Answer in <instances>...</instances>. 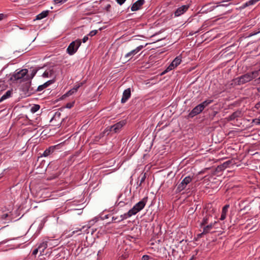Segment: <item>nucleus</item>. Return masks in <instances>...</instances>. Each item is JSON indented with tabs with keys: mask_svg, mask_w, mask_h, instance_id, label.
Segmentation results:
<instances>
[{
	"mask_svg": "<svg viewBox=\"0 0 260 260\" xmlns=\"http://www.w3.org/2000/svg\"><path fill=\"white\" fill-rule=\"evenodd\" d=\"M192 259H193V257L190 260H192Z\"/></svg>",
	"mask_w": 260,
	"mask_h": 260,
	"instance_id": "49530a36",
	"label": "nucleus"
},
{
	"mask_svg": "<svg viewBox=\"0 0 260 260\" xmlns=\"http://www.w3.org/2000/svg\"><path fill=\"white\" fill-rule=\"evenodd\" d=\"M148 200V197H144L140 202L137 203L131 209H130L131 214L135 215L138 212L142 210L145 206Z\"/></svg>",
	"mask_w": 260,
	"mask_h": 260,
	"instance_id": "7ed1b4c3",
	"label": "nucleus"
},
{
	"mask_svg": "<svg viewBox=\"0 0 260 260\" xmlns=\"http://www.w3.org/2000/svg\"><path fill=\"white\" fill-rule=\"evenodd\" d=\"M249 6V5L247 4V2L244 4V7H247V6Z\"/></svg>",
	"mask_w": 260,
	"mask_h": 260,
	"instance_id": "37998d69",
	"label": "nucleus"
},
{
	"mask_svg": "<svg viewBox=\"0 0 260 260\" xmlns=\"http://www.w3.org/2000/svg\"><path fill=\"white\" fill-rule=\"evenodd\" d=\"M252 123L256 125H260V119H254L252 120Z\"/></svg>",
	"mask_w": 260,
	"mask_h": 260,
	"instance_id": "2f4dec72",
	"label": "nucleus"
},
{
	"mask_svg": "<svg viewBox=\"0 0 260 260\" xmlns=\"http://www.w3.org/2000/svg\"><path fill=\"white\" fill-rule=\"evenodd\" d=\"M216 223V222L215 221L214 223H210V224L204 225L203 230L202 233L199 234V237H201L203 235L207 234L210 232H211V230L213 229L214 226Z\"/></svg>",
	"mask_w": 260,
	"mask_h": 260,
	"instance_id": "1a4fd4ad",
	"label": "nucleus"
},
{
	"mask_svg": "<svg viewBox=\"0 0 260 260\" xmlns=\"http://www.w3.org/2000/svg\"><path fill=\"white\" fill-rule=\"evenodd\" d=\"M58 146V145H54L49 147L48 148L46 149L43 152L42 156L44 157H47L52 154L54 150Z\"/></svg>",
	"mask_w": 260,
	"mask_h": 260,
	"instance_id": "4468645a",
	"label": "nucleus"
},
{
	"mask_svg": "<svg viewBox=\"0 0 260 260\" xmlns=\"http://www.w3.org/2000/svg\"><path fill=\"white\" fill-rule=\"evenodd\" d=\"M40 108V106L39 105H35L34 106H33L31 109V111L32 112H37Z\"/></svg>",
	"mask_w": 260,
	"mask_h": 260,
	"instance_id": "bb28decb",
	"label": "nucleus"
},
{
	"mask_svg": "<svg viewBox=\"0 0 260 260\" xmlns=\"http://www.w3.org/2000/svg\"><path fill=\"white\" fill-rule=\"evenodd\" d=\"M203 110H204L203 109L202 106H200L199 104L191 110V111L189 113L188 116L192 118L196 115L201 113Z\"/></svg>",
	"mask_w": 260,
	"mask_h": 260,
	"instance_id": "9d476101",
	"label": "nucleus"
},
{
	"mask_svg": "<svg viewBox=\"0 0 260 260\" xmlns=\"http://www.w3.org/2000/svg\"><path fill=\"white\" fill-rule=\"evenodd\" d=\"M12 94V92L11 90H8L5 94H4L1 98H0V103L3 102V101L6 100L8 98L11 97Z\"/></svg>",
	"mask_w": 260,
	"mask_h": 260,
	"instance_id": "aec40b11",
	"label": "nucleus"
},
{
	"mask_svg": "<svg viewBox=\"0 0 260 260\" xmlns=\"http://www.w3.org/2000/svg\"><path fill=\"white\" fill-rule=\"evenodd\" d=\"M88 38L87 36H85L83 37V39H82V42L83 43H85L87 42V41L88 40Z\"/></svg>",
	"mask_w": 260,
	"mask_h": 260,
	"instance_id": "4c0bfd02",
	"label": "nucleus"
},
{
	"mask_svg": "<svg viewBox=\"0 0 260 260\" xmlns=\"http://www.w3.org/2000/svg\"><path fill=\"white\" fill-rule=\"evenodd\" d=\"M144 48V46L140 45L137 47L136 49L131 51L130 52L126 53L124 58L126 60V61L130 60L134 55L137 54L140 50H141Z\"/></svg>",
	"mask_w": 260,
	"mask_h": 260,
	"instance_id": "423d86ee",
	"label": "nucleus"
},
{
	"mask_svg": "<svg viewBox=\"0 0 260 260\" xmlns=\"http://www.w3.org/2000/svg\"><path fill=\"white\" fill-rule=\"evenodd\" d=\"M84 82H81L75 85L73 88L69 90L67 92H66L64 94H63L62 96L61 99H63L69 96L76 93L78 89L80 87H81L84 84Z\"/></svg>",
	"mask_w": 260,
	"mask_h": 260,
	"instance_id": "0eeeda50",
	"label": "nucleus"
},
{
	"mask_svg": "<svg viewBox=\"0 0 260 260\" xmlns=\"http://www.w3.org/2000/svg\"><path fill=\"white\" fill-rule=\"evenodd\" d=\"M258 72H259V71H260V69H259V70H258Z\"/></svg>",
	"mask_w": 260,
	"mask_h": 260,
	"instance_id": "09e8293b",
	"label": "nucleus"
},
{
	"mask_svg": "<svg viewBox=\"0 0 260 260\" xmlns=\"http://www.w3.org/2000/svg\"><path fill=\"white\" fill-rule=\"evenodd\" d=\"M6 17V15L4 14H0V21Z\"/></svg>",
	"mask_w": 260,
	"mask_h": 260,
	"instance_id": "e433bc0d",
	"label": "nucleus"
},
{
	"mask_svg": "<svg viewBox=\"0 0 260 260\" xmlns=\"http://www.w3.org/2000/svg\"><path fill=\"white\" fill-rule=\"evenodd\" d=\"M27 69L17 70L12 75H9V80L14 82L22 79L27 75Z\"/></svg>",
	"mask_w": 260,
	"mask_h": 260,
	"instance_id": "f03ea898",
	"label": "nucleus"
},
{
	"mask_svg": "<svg viewBox=\"0 0 260 260\" xmlns=\"http://www.w3.org/2000/svg\"><path fill=\"white\" fill-rule=\"evenodd\" d=\"M229 206V205H226L222 208L221 215L220 218L221 220L225 219Z\"/></svg>",
	"mask_w": 260,
	"mask_h": 260,
	"instance_id": "f3484780",
	"label": "nucleus"
},
{
	"mask_svg": "<svg viewBox=\"0 0 260 260\" xmlns=\"http://www.w3.org/2000/svg\"><path fill=\"white\" fill-rule=\"evenodd\" d=\"M172 62L175 64V67H177L181 62V57L180 56H177L173 60Z\"/></svg>",
	"mask_w": 260,
	"mask_h": 260,
	"instance_id": "a878e982",
	"label": "nucleus"
},
{
	"mask_svg": "<svg viewBox=\"0 0 260 260\" xmlns=\"http://www.w3.org/2000/svg\"><path fill=\"white\" fill-rule=\"evenodd\" d=\"M116 1L118 4L121 5L126 1V0H116Z\"/></svg>",
	"mask_w": 260,
	"mask_h": 260,
	"instance_id": "f704fd0d",
	"label": "nucleus"
},
{
	"mask_svg": "<svg viewBox=\"0 0 260 260\" xmlns=\"http://www.w3.org/2000/svg\"><path fill=\"white\" fill-rule=\"evenodd\" d=\"M189 8L188 5H183L179 7L174 12L175 16L178 17L184 14Z\"/></svg>",
	"mask_w": 260,
	"mask_h": 260,
	"instance_id": "9b49d317",
	"label": "nucleus"
},
{
	"mask_svg": "<svg viewBox=\"0 0 260 260\" xmlns=\"http://www.w3.org/2000/svg\"><path fill=\"white\" fill-rule=\"evenodd\" d=\"M47 247V241H44L40 243L38 247V248L39 250V252L40 254L43 255V252H44V250L46 249Z\"/></svg>",
	"mask_w": 260,
	"mask_h": 260,
	"instance_id": "2eb2a0df",
	"label": "nucleus"
},
{
	"mask_svg": "<svg viewBox=\"0 0 260 260\" xmlns=\"http://www.w3.org/2000/svg\"><path fill=\"white\" fill-rule=\"evenodd\" d=\"M256 83H260V77L254 80Z\"/></svg>",
	"mask_w": 260,
	"mask_h": 260,
	"instance_id": "a19ab883",
	"label": "nucleus"
},
{
	"mask_svg": "<svg viewBox=\"0 0 260 260\" xmlns=\"http://www.w3.org/2000/svg\"><path fill=\"white\" fill-rule=\"evenodd\" d=\"M211 217L210 215H207L205 217H204L202 222L201 223V226L205 225L208 224L209 218Z\"/></svg>",
	"mask_w": 260,
	"mask_h": 260,
	"instance_id": "412c9836",
	"label": "nucleus"
},
{
	"mask_svg": "<svg viewBox=\"0 0 260 260\" xmlns=\"http://www.w3.org/2000/svg\"><path fill=\"white\" fill-rule=\"evenodd\" d=\"M97 32H98L97 30H93L89 33L88 35L91 37H92V36H95L97 34Z\"/></svg>",
	"mask_w": 260,
	"mask_h": 260,
	"instance_id": "7c9ffc66",
	"label": "nucleus"
},
{
	"mask_svg": "<svg viewBox=\"0 0 260 260\" xmlns=\"http://www.w3.org/2000/svg\"><path fill=\"white\" fill-rule=\"evenodd\" d=\"M17 1H16V0H14V2H17Z\"/></svg>",
	"mask_w": 260,
	"mask_h": 260,
	"instance_id": "de8ad7c7",
	"label": "nucleus"
},
{
	"mask_svg": "<svg viewBox=\"0 0 260 260\" xmlns=\"http://www.w3.org/2000/svg\"><path fill=\"white\" fill-rule=\"evenodd\" d=\"M258 75V71H254L251 72L247 73L239 77L234 79L235 84L238 85H242L245 84L253 79L256 78Z\"/></svg>",
	"mask_w": 260,
	"mask_h": 260,
	"instance_id": "f257e3e1",
	"label": "nucleus"
},
{
	"mask_svg": "<svg viewBox=\"0 0 260 260\" xmlns=\"http://www.w3.org/2000/svg\"><path fill=\"white\" fill-rule=\"evenodd\" d=\"M8 216V214H4L2 215V218L5 219Z\"/></svg>",
	"mask_w": 260,
	"mask_h": 260,
	"instance_id": "79ce46f5",
	"label": "nucleus"
},
{
	"mask_svg": "<svg viewBox=\"0 0 260 260\" xmlns=\"http://www.w3.org/2000/svg\"><path fill=\"white\" fill-rule=\"evenodd\" d=\"M150 259V256L148 255H144L142 257V260H149Z\"/></svg>",
	"mask_w": 260,
	"mask_h": 260,
	"instance_id": "72a5a7b5",
	"label": "nucleus"
},
{
	"mask_svg": "<svg viewBox=\"0 0 260 260\" xmlns=\"http://www.w3.org/2000/svg\"><path fill=\"white\" fill-rule=\"evenodd\" d=\"M68 0H53L54 4L55 5L59 4H63L66 2Z\"/></svg>",
	"mask_w": 260,
	"mask_h": 260,
	"instance_id": "cd10ccee",
	"label": "nucleus"
},
{
	"mask_svg": "<svg viewBox=\"0 0 260 260\" xmlns=\"http://www.w3.org/2000/svg\"><path fill=\"white\" fill-rule=\"evenodd\" d=\"M130 210L126 213H124L120 216L121 219L118 220V221H121L124 219H127V218H129L131 217L132 215H134L133 214H131Z\"/></svg>",
	"mask_w": 260,
	"mask_h": 260,
	"instance_id": "b1692460",
	"label": "nucleus"
},
{
	"mask_svg": "<svg viewBox=\"0 0 260 260\" xmlns=\"http://www.w3.org/2000/svg\"><path fill=\"white\" fill-rule=\"evenodd\" d=\"M75 102L68 103L66 104V107L69 109L72 108L74 106Z\"/></svg>",
	"mask_w": 260,
	"mask_h": 260,
	"instance_id": "c756f323",
	"label": "nucleus"
},
{
	"mask_svg": "<svg viewBox=\"0 0 260 260\" xmlns=\"http://www.w3.org/2000/svg\"><path fill=\"white\" fill-rule=\"evenodd\" d=\"M212 100H207L201 103L200 105L202 106L203 109L204 110L205 107L208 106L209 105L211 104L213 102Z\"/></svg>",
	"mask_w": 260,
	"mask_h": 260,
	"instance_id": "5701e85b",
	"label": "nucleus"
},
{
	"mask_svg": "<svg viewBox=\"0 0 260 260\" xmlns=\"http://www.w3.org/2000/svg\"><path fill=\"white\" fill-rule=\"evenodd\" d=\"M90 228V225H84L82 227V228H76V229L73 231L71 234H69L70 236H73L74 234H77L79 232L82 231V230H84L86 228V230H87Z\"/></svg>",
	"mask_w": 260,
	"mask_h": 260,
	"instance_id": "6ab92c4d",
	"label": "nucleus"
},
{
	"mask_svg": "<svg viewBox=\"0 0 260 260\" xmlns=\"http://www.w3.org/2000/svg\"><path fill=\"white\" fill-rule=\"evenodd\" d=\"M54 71L53 70H49L45 71L43 74L42 76L44 78L51 77L53 74Z\"/></svg>",
	"mask_w": 260,
	"mask_h": 260,
	"instance_id": "4be33fe9",
	"label": "nucleus"
},
{
	"mask_svg": "<svg viewBox=\"0 0 260 260\" xmlns=\"http://www.w3.org/2000/svg\"><path fill=\"white\" fill-rule=\"evenodd\" d=\"M117 217H112L113 220H116V219H117Z\"/></svg>",
	"mask_w": 260,
	"mask_h": 260,
	"instance_id": "c03bdc74",
	"label": "nucleus"
},
{
	"mask_svg": "<svg viewBox=\"0 0 260 260\" xmlns=\"http://www.w3.org/2000/svg\"><path fill=\"white\" fill-rule=\"evenodd\" d=\"M131 90L130 88H127L124 90L122 93V97L121 100L122 103H125L131 97Z\"/></svg>",
	"mask_w": 260,
	"mask_h": 260,
	"instance_id": "ddd939ff",
	"label": "nucleus"
},
{
	"mask_svg": "<svg viewBox=\"0 0 260 260\" xmlns=\"http://www.w3.org/2000/svg\"><path fill=\"white\" fill-rule=\"evenodd\" d=\"M58 174L53 175V176L50 177L49 179H53L58 177Z\"/></svg>",
	"mask_w": 260,
	"mask_h": 260,
	"instance_id": "ea45409f",
	"label": "nucleus"
},
{
	"mask_svg": "<svg viewBox=\"0 0 260 260\" xmlns=\"http://www.w3.org/2000/svg\"><path fill=\"white\" fill-rule=\"evenodd\" d=\"M145 0H138L134 3L132 7V11H136L141 9V7L144 4Z\"/></svg>",
	"mask_w": 260,
	"mask_h": 260,
	"instance_id": "f8f14e48",
	"label": "nucleus"
},
{
	"mask_svg": "<svg viewBox=\"0 0 260 260\" xmlns=\"http://www.w3.org/2000/svg\"><path fill=\"white\" fill-rule=\"evenodd\" d=\"M3 70H4V69H3V70H2L1 71L0 73H1V72H3Z\"/></svg>",
	"mask_w": 260,
	"mask_h": 260,
	"instance_id": "a18cd8bd",
	"label": "nucleus"
},
{
	"mask_svg": "<svg viewBox=\"0 0 260 260\" xmlns=\"http://www.w3.org/2000/svg\"><path fill=\"white\" fill-rule=\"evenodd\" d=\"M218 6H228V5H213V6H212L210 7V11H212L213 10V9H214L215 8L218 7Z\"/></svg>",
	"mask_w": 260,
	"mask_h": 260,
	"instance_id": "c85d7f7f",
	"label": "nucleus"
},
{
	"mask_svg": "<svg viewBox=\"0 0 260 260\" xmlns=\"http://www.w3.org/2000/svg\"><path fill=\"white\" fill-rule=\"evenodd\" d=\"M176 67H175V64L173 63V62H171V63L169 66V67L165 70L162 74H164L173 69H174Z\"/></svg>",
	"mask_w": 260,
	"mask_h": 260,
	"instance_id": "393cba45",
	"label": "nucleus"
},
{
	"mask_svg": "<svg viewBox=\"0 0 260 260\" xmlns=\"http://www.w3.org/2000/svg\"><path fill=\"white\" fill-rule=\"evenodd\" d=\"M145 179H146V175H145V174H144L142 176V177L141 178L140 185H141V184L145 181Z\"/></svg>",
	"mask_w": 260,
	"mask_h": 260,
	"instance_id": "473e14b6",
	"label": "nucleus"
},
{
	"mask_svg": "<svg viewBox=\"0 0 260 260\" xmlns=\"http://www.w3.org/2000/svg\"><path fill=\"white\" fill-rule=\"evenodd\" d=\"M192 179V176H187L185 177L178 185L176 189L177 192H179L184 190L186 188V186L191 182Z\"/></svg>",
	"mask_w": 260,
	"mask_h": 260,
	"instance_id": "39448f33",
	"label": "nucleus"
},
{
	"mask_svg": "<svg viewBox=\"0 0 260 260\" xmlns=\"http://www.w3.org/2000/svg\"><path fill=\"white\" fill-rule=\"evenodd\" d=\"M39 252V250L38 248H37L33 250L32 254L33 255H36V254H37L38 253V252Z\"/></svg>",
	"mask_w": 260,
	"mask_h": 260,
	"instance_id": "c9c22d12",
	"label": "nucleus"
},
{
	"mask_svg": "<svg viewBox=\"0 0 260 260\" xmlns=\"http://www.w3.org/2000/svg\"><path fill=\"white\" fill-rule=\"evenodd\" d=\"M230 163V161H226L223 164V166L224 167L226 168L228 165Z\"/></svg>",
	"mask_w": 260,
	"mask_h": 260,
	"instance_id": "58836bf2",
	"label": "nucleus"
},
{
	"mask_svg": "<svg viewBox=\"0 0 260 260\" xmlns=\"http://www.w3.org/2000/svg\"><path fill=\"white\" fill-rule=\"evenodd\" d=\"M81 44V41L80 39L72 42L67 48V53L70 55H73L77 52Z\"/></svg>",
	"mask_w": 260,
	"mask_h": 260,
	"instance_id": "20e7f679",
	"label": "nucleus"
},
{
	"mask_svg": "<svg viewBox=\"0 0 260 260\" xmlns=\"http://www.w3.org/2000/svg\"><path fill=\"white\" fill-rule=\"evenodd\" d=\"M53 82H54V81L52 80H49V81H47L46 82H45L43 84L39 86L38 88H37V91H42V90H43L44 89H45V88L47 87L48 86H49L51 84H52Z\"/></svg>",
	"mask_w": 260,
	"mask_h": 260,
	"instance_id": "dca6fc26",
	"label": "nucleus"
},
{
	"mask_svg": "<svg viewBox=\"0 0 260 260\" xmlns=\"http://www.w3.org/2000/svg\"><path fill=\"white\" fill-rule=\"evenodd\" d=\"M48 13H49L48 10L43 11L42 12H41V13H40L39 14L37 15L36 19L37 20H41V19L44 18L47 16V15H48Z\"/></svg>",
	"mask_w": 260,
	"mask_h": 260,
	"instance_id": "a211bd4d",
	"label": "nucleus"
},
{
	"mask_svg": "<svg viewBox=\"0 0 260 260\" xmlns=\"http://www.w3.org/2000/svg\"><path fill=\"white\" fill-rule=\"evenodd\" d=\"M125 122L124 121H120L119 122L112 125L110 127L109 130L111 132H114L116 133L120 131L121 128L125 125Z\"/></svg>",
	"mask_w": 260,
	"mask_h": 260,
	"instance_id": "6e6552de",
	"label": "nucleus"
}]
</instances>
